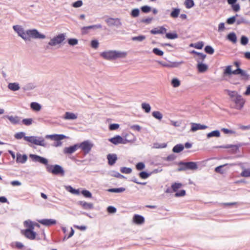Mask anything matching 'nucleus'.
Here are the masks:
<instances>
[{"label": "nucleus", "mask_w": 250, "mask_h": 250, "mask_svg": "<svg viewBox=\"0 0 250 250\" xmlns=\"http://www.w3.org/2000/svg\"><path fill=\"white\" fill-rule=\"evenodd\" d=\"M171 84L174 87H177L180 85V82L178 79L174 78L171 81Z\"/></svg>", "instance_id": "37998d69"}, {"label": "nucleus", "mask_w": 250, "mask_h": 250, "mask_svg": "<svg viewBox=\"0 0 250 250\" xmlns=\"http://www.w3.org/2000/svg\"><path fill=\"white\" fill-rule=\"evenodd\" d=\"M107 159L108 160V164L110 166H112L115 163L117 158L115 154H109L107 156Z\"/></svg>", "instance_id": "4be33fe9"}, {"label": "nucleus", "mask_w": 250, "mask_h": 250, "mask_svg": "<svg viewBox=\"0 0 250 250\" xmlns=\"http://www.w3.org/2000/svg\"><path fill=\"white\" fill-rule=\"evenodd\" d=\"M152 51L155 54L158 56H162L164 54V52L157 48H153Z\"/></svg>", "instance_id": "09e8293b"}, {"label": "nucleus", "mask_w": 250, "mask_h": 250, "mask_svg": "<svg viewBox=\"0 0 250 250\" xmlns=\"http://www.w3.org/2000/svg\"><path fill=\"white\" fill-rule=\"evenodd\" d=\"M24 135H25V134L24 132H20L16 133L15 134L14 136H15V138L17 139H21L22 138H24V137H25Z\"/></svg>", "instance_id": "3c124183"}, {"label": "nucleus", "mask_w": 250, "mask_h": 250, "mask_svg": "<svg viewBox=\"0 0 250 250\" xmlns=\"http://www.w3.org/2000/svg\"><path fill=\"white\" fill-rule=\"evenodd\" d=\"M67 189L68 191L74 194L79 195L80 194V191L79 189H75L71 186H68L67 188Z\"/></svg>", "instance_id": "79ce46f5"}, {"label": "nucleus", "mask_w": 250, "mask_h": 250, "mask_svg": "<svg viewBox=\"0 0 250 250\" xmlns=\"http://www.w3.org/2000/svg\"><path fill=\"white\" fill-rule=\"evenodd\" d=\"M184 148V146L183 145L178 144L173 147L172 151L175 153H179L182 151Z\"/></svg>", "instance_id": "cd10ccee"}, {"label": "nucleus", "mask_w": 250, "mask_h": 250, "mask_svg": "<svg viewBox=\"0 0 250 250\" xmlns=\"http://www.w3.org/2000/svg\"><path fill=\"white\" fill-rule=\"evenodd\" d=\"M65 39V34L62 33L54 37L50 40L48 44L51 46H55L62 43Z\"/></svg>", "instance_id": "6e6552de"}, {"label": "nucleus", "mask_w": 250, "mask_h": 250, "mask_svg": "<svg viewBox=\"0 0 250 250\" xmlns=\"http://www.w3.org/2000/svg\"><path fill=\"white\" fill-rule=\"evenodd\" d=\"M226 91L227 93V94L229 96L230 98H231V101H233V99L236 98L237 96L239 95V94H238L237 92L235 91L226 90Z\"/></svg>", "instance_id": "a878e982"}, {"label": "nucleus", "mask_w": 250, "mask_h": 250, "mask_svg": "<svg viewBox=\"0 0 250 250\" xmlns=\"http://www.w3.org/2000/svg\"><path fill=\"white\" fill-rule=\"evenodd\" d=\"M31 108L35 111H40L41 109V106L40 104L36 102H33L31 104Z\"/></svg>", "instance_id": "f704fd0d"}, {"label": "nucleus", "mask_w": 250, "mask_h": 250, "mask_svg": "<svg viewBox=\"0 0 250 250\" xmlns=\"http://www.w3.org/2000/svg\"><path fill=\"white\" fill-rule=\"evenodd\" d=\"M109 141L116 145L119 144H125L128 142V141L126 139H124L119 135H117L114 137L110 138L109 139Z\"/></svg>", "instance_id": "9b49d317"}, {"label": "nucleus", "mask_w": 250, "mask_h": 250, "mask_svg": "<svg viewBox=\"0 0 250 250\" xmlns=\"http://www.w3.org/2000/svg\"><path fill=\"white\" fill-rule=\"evenodd\" d=\"M24 226L26 229L21 231V233L26 238L30 240H34L36 238L37 233L34 231L35 227L39 228L40 225L34 223L31 221H25L24 222Z\"/></svg>", "instance_id": "f257e3e1"}, {"label": "nucleus", "mask_w": 250, "mask_h": 250, "mask_svg": "<svg viewBox=\"0 0 250 250\" xmlns=\"http://www.w3.org/2000/svg\"><path fill=\"white\" fill-rule=\"evenodd\" d=\"M240 175L244 177H250V168L244 169Z\"/></svg>", "instance_id": "ea45409f"}, {"label": "nucleus", "mask_w": 250, "mask_h": 250, "mask_svg": "<svg viewBox=\"0 0 250 250\" xmlns=\"http://www.w3.org/2000/svg\"><path fill=\"white\" fill-rule=\"evenodd\" d=\"M142 108L144 109L146 113H149L151 109V107L147 103H142Z\"/></svg>", "instance_id": "58836bf2"}, {"label": "nucleus", "mask_w": 250, "mask_h": 250, "mask_svg": "<svg viewBox=\"0 0 250 250\" xmlns=\"http://www.w3.org/2000/svg\"><path fill=\"white\" fill-rule=\"evenodd\" d=\"M178 165L179 166L178 169L179 171H185L188 169L195 170L198 168L197 163L194 162H180L178 163Z\"/></svg>", "instance_id": "20e7f679"}, {"label": "nucleus", "mask_w": 250, "mask_h": 250, "mask_svg": "<svg viewBox=\"0 0 250 250\" xmlns=\"http://www.w3.org/2000/svg\"><path fill=\"white\" fill-rule=\"evenodd\" d=\"M228 39L233 42H236L237 38L236 35L234 33H229L228 35Z\"/></svg>", "instance_id": "a19ab883"}, {"label": "nucleus", "mask_w": 250, "mask_h": 250, "mask_svg": "<svg viewBox=\"0 0 250 250\" xmlns=\"http://www.w3.org/2000/svg\"><path fill=\"white\" fill-rule=\"evenodd\" d=\"M205 51L206 53L209 54H213L214 53V50L213 48L209 45L206 46L205 48Z\"/></svg>", "instance_id": "c03bdc74"}, {"label": "nucleus", "mask_w": 250, "mask_h": 250, "mask_svg": "<svg viewBox=\"0 0 250 250\" xmlns=\"http://www.w3.org/2000/svg\"><path fill=\"white\" fill-rule=\"evenodd\" d=\"M78 41L76 39H70L68 40V43L70 45H75L78 44Z\"/></svg>", "instance_id": "864d4df0"}, {"label": "nucleus", "mask_w": 250, "mask_h": 250, "mask_svg": "<svg viewBox=\"0 0 250 250\" xmlns=\"http://www.w3.org/2000/svg\"><path fill=\"white\" fill-rule=\"evenodd\" d=\"M24 140L38 146H44V139L42 137H38L35 136L24 137Z\"/></svg>", "instance_id": "423d86ee"}, {"label": "nucleus", "mask_w": 250, "mask_h": 250, "mask_svg": "<svg viewBox=\"0 0 250 250\" xmlns=\"http://www.w3.org/2000/svg\"><path fill=\"white\" fill-rule=\"evenodd\" d=\"M145 165L143 163H142V162H140V163H138L136 165V168L137 170H142L144 168H145Z\"/></svg>", "instance_id": "13d9d810"}, {"label": "nucleus", "mask_w": 250, "mask_h": 250, "mask_svg": "<svg viewBox=\"0 0 250 250\" xmlns=\"http://www.w3.org/2000/svg\"><path fill=\"white\" fill-rule=\"evenodd\" d=\"M231 67V65L226 66L224 71V75L228 76H230L232 74L240 75V79L244 81H247L249 79V75L245 71L241 68H237L236 70L232 71Z\"/></svg>", "instance_id": "f03ea898"}, {"label": "nucleus", "mask_w": 250, "mask_h": 250, "mask_svg": "<svg viewBox=\"0 0 250 250\" xmlns=\"http://www.w3.org/2000/svg\"><path fill=\"white\" fill-rule=\"evenodd\" d=\"M149 174H148V173H147L146 172H145V171H142V172H141L140 173H139V176L140 178H141L142 179H146L147 178H148L149 176Z\"/></svg>", "instance_id": "603ef678"}, {"label": "nucleus", "mask_w": 250, "mask_h": 250, "mask_svg": "<svg viewBox=\"0 0 250 250\" xmlns=\"http://www.w3.org/2000/svg\"><path fill=\"white\" fill-rule=\"evenodd\" d=\"M207 138H209L212 137H219L220 136V132L218 130H214L207 134Z\"/></svg>", "instance_id": "2f4dec72"}, {"label": "nucleus", "mask_w": 250, "mask_h": 250, "mask_svg": "<svg viewBox=\"0 0 250 250\" xmlns=\"http://www.w3.org/2000/svg\"><path fill=\"white\" fill-rule=\"evenodd\" d=\"M203 46H204L203 42H198L195 43L194 45V47L195 48L201 49L203 48Z\"/></svg>", "instance_id": "0e129e2a"}, {"label": "nucleus", "mask_w": 250, "mask_h": 250, "mask_svg": "<svg viewBox=\"0 0 250 250\" xmlns=\"http://www.w3.org/2000/svg\"><path fill=\"white\" fill-rule=\"evenodd\" d=\"M152 115L154 118L159 120H161L163 118V115L160 111H153Z\"/></svg>", "instance_id": "e433bc0d"}, {"label": "nucleus", "mask_w": 250, "mask_h": 250, "mask_svg": "<svg viewBox=\"0 0 250 250\" xmlns=\"http://www.w3.org/2000/svg\"><path fill=\"white\" fill-rule=\"evenodd\" d=\"M221 131H223L225 134H235V132L232 130H230L225 128H222Z\"/></svg>", "instance_id": "4d7b16f0"}, {"label": "nucleus", "mask_w": 250, "mask_h": 250, "mask_svg": "<svg viewBox=\"0 0 250 250\" xmlns=\"http://www.w3.org/2000/svg\"><path fill=\"white\" fill-rule=\"evenodd\" d=\"M102 27L101 25H90L88 26H84L82 28V32L83 34H87L88 33V29H94V28H101Z\"/></svg>", "instance_id": "5701e85b"}, {"label": "nucleus", "mask_w": 250, "mask_h": 250, "mask_svg": "<svg viewBox=\"0 0 250 250\" xmlns=\"http://www.w3.org/2000/svg\"><path fill=\"white\" fill-rule=\"evenodd\" d=\"M166 37L168 39H174L178 37L176 33H166Z\"/></svg>", "instance_id": "a18cd8bd"}, {"label": "nucleus", "mask_w": 250, "mask_h": 250, "mask_svg": "<svg viewBox=\"0 0 250 250\" xmlns=\"http://www.w3.org/2000/svg\"><path fill=\"white\" fill-rule=\"evenodd\" d=\"M33 120L31 118L24 119L22 120V123L25 125H30L32 124Z\"/></svg>", "instance_id": "49530a36"}, {"label": "nucleus", "mask_w": 250, "mask_h": 250, "mask_svg": "<svg viewBox=\"0 0 250 250\" xmlns=\"http://www.w3.org/2000/svg\"><path fill=\"white\" fill-rule=\"evenodd\" d=\"M27 159V157L26 155H21L20 153L17 154L16 162L19 163L23 164Z\"/></svg>", "instance_id": "6ab92c4d"}, {"label": "nucleus", "mask_w": 250, "mask_h": 250, "mask_svg": "<svg viewBox=\"0 0 250 250\" xmlns=\"http://www.w3.org/2000/svg\"><path fill=\"white\" fill-rule=\"evenodd\" d=\"M38 222L45 226H50L56 224V221L52 219H41L39 220Z\"/></svg>", "instance_id": "2eb2a0df"}, {"label": "nucleus", "mask_w": 250, "mask_h": 250, "mask_svg": "<svg viewBox=\"0 0 250 250\" xmlns=\"http://www.w3.org/2000/svg\"><path fill=\"white\" fill-rule=\"evenodd\" d=\"M14 30L24 40L26 39V32H24L23 28L20 25H14L13 27Z\"/></svg>", "instance_id": "f8f14e48"}, {"label": "nucleus", "mask_w": 250, "mask_h": 250, "mask_svg": "<svg viewBox=\"0 0 250 250\" xmlns=\"http://www.w3.org/2000/svg\"><path fill=\"white\" fill-rule=\"evenodd\" d=\"M186 195V191L185 190H181L179 192H176L175 194V197L184 196Z\"/></svg>", "instance_id": "338daca9"}, {"label": "nucleus", "mask_w": 250, "mask_h": 250, "mask_svg": "<svg viewBox=\"0 0 250 250\" xmlns=\"http://www.w3.org/2000/svg\"><path fill=\"white\" fill-rule=\"evenodd\" d=\"M47 171L54 175H61L63 176L64 171L62 167L58 165H55L53 166L47 167Z\"/></svg>", "instance_id": "0eeeda50"}, {"label": "nucleus", "mask_w": 250, "mask_h": 250, "mask_svg": "<svg viewBox=\"0 0 250 250\" xmlns=\"http://www.w3.org/2000/svg\"><path fill=\"white\" fill-rule=\"evenodd\" d=\"M99 45V42L97 40H92L91 42V46L92 48L96 49Z\"/></svg>", "instance_id": "680f3d73"}, {"label": "nucleus", "mask_w": 250, "mask_h": 250, "mask_svg": "<svg viewBox=\"0 0 250 250\" xmlns=\"http://www.w3.org/2000/svg\"><path fill=\"white\" fill-rule=\"evenodd\" d=\"M80 204L83 207L84 209H89L93 208V205L91 203H88L84 201H80Z\"/></svg>", "instance_id": "7c9ffc66"}, {"label": "nucleus", "mask_w": 250, "mask_h": 250, "mask_svg": "<svg viewBox=\"0 0 250 250\" xmlns=\"http://www.w3.org/2000/svg\"><path fill=\"white\" fill-rule=\"evenodd\" d=\"M139 13L140 11L138 9H133L131 11V15L132 17L135 18L139 16Z\"/></svg>", "instance_id": "de8ad7c7"}, {"label": "nucleus", "mask_w": 250, "mask_h": 250, "mask_svg": "<svg viewBox=\"0 0 250 250\" xmlns=\"http://www.w3.org/2000/svg\"><path fill=\"white\" fill-rule=\"evenodd\" d=\"M235 103L234 108L241 110L244 106L245 103V100L240 95L237 96V97L232 101Z\"/></svg>", "instance_id": "9d476101"}, {"label": "nucleus", "mask_w": 250, "mask_h": 250, "mask_svg": "<svg viewBox=\"0 0 250 250\" xmlns=\"http://www.w3.org/2000/svg\"><path fill=\"white\" fill-rule=\"evenodd\" d=\"M192 53L195 54L197 56L196 60L198 63L202 62L206 57V55L203 53L197 52L195 51H192Z\"/></svg>", "instance_id": "aec40b11"}, {"label": "nucleus", "mask_w": 250, "mask_h": 250, "mask_svg": "<svg viewBox=\"0 0 250 250\" xmlns=\"http://www.w3.org/2000/svg\"><path fill=\"white\" fill-rule=\"evenodd\" d=\"M119 125L117 124H111L109 126V128L110 130H116L119 128Z\"/></svg>", "instance_id": "bf43d9fd"}, {"label": "nucleus", "mask_w": 250, "mask_h": 250, "mask_svg": "<svg viewBox=\"0 0 250 250\" xmlns=\"http://www.w3.org/2000/svg\"><path fill=\"white\" fill-rule=\"evenodd\" d=\"M132 171V169L130 168L124 167L121 168V172L123 173L129 174Z\"/></svg>", "instance_id": "8fccbe9b"}, {"label": "nucleus", "mask_w": 250, "mask_h": 250, "mask_svg": "<svg viewBox=\"0 0 250 250\" xmlns=\"http://www.w3.org/2000/svg\"><path fill=\"white\" fill-rule=\"evenodd\" d=\"M180 10L178 8H175L170 13L171 17L173 18H176L178 17L180 14Z\"/></svg>", "instance_id": "c9c22d12"}, {"label": "nucleus", "mask_w": 250, "mask_h": 250, "mask_svg": "<svg viewBox=\"0 0 250 250\" xmlns=\"http://www.w3.org/2000/svg\"><path fill=\"white\" fill-rule=\"evenodd\" d=\"M8 87L11 90L13 91H16L20 89V86L19 84L17 83H10L8 85Z\"/></svg>", "instance_id": "473e14b6"}, {"label": "nucleus", "mask_w": 250, "mask_h": 250, "mask_svg": "<svg viewBox=\"0 0 250 250\" xmlns=\"http://www.w3.org/2000/svg\"><path fill=\"white\" fill-rule=\"evenodd\" d=\"M248 42V39L245 36H242L241 38V43L243 45H246Z\"/></svg>", "instance_id": "774afa93"}, {"label": "nucleus", "mask_w": 250, "mask_h": 250, "mask_svg": "<svg viewBox=\"0 0 250 250\" xmlns=\"http://www.w3.org/2000/svg\"><path fill=\"white\" fill-rule=\"evenodd\" d=\"M64 118L66 120H75L77 118V116L73 113L66 112Z\"/></svg>", "instance_id": "393cba45"}, {"label": "nucleus", "mask_w": 250, "mask_h": 250, "mask_svg": "<svg viewBox=\"0 0 250 250\" xmlns=\"http://www.w3.org/2000/svg\"><path fill=\"white\" fill-rule=\"evenodd\" d=\"M184 4L187 8L189 9L194 6V2L193 0H186Z\"/></svg>", "instance_id": "4c0bfd02"}, {"label": "nucleus", "mask_w": 250, "mask_h": 250, "mask_svg": "<svg viewBox=\"0 0 250 250\" xmlns=\"http://www.w3.org/2000/svg\"><path fill=\"white\" fill-rule=\"evenodd\" d=\"M65 137V136L63 135H52L49 136V138L51 139L58 142L64 139Z\"/></svg>", "instance_id": "bb28decb"}, {"label": "nucleus", "mask_w": 250, "mask_h": 250, "mask_svg": "<svg viewBox=\"0 0 250 250\" xmlns=\"http://www.w3.org/2000/svg\"><path fill=\"white\" fill-rule=\"evenodd\" d=\"M30 157L35 162H38L45 165H46L48 164V161L46 159L40 156L34 154H31Z\"/></svg>", "instance_id": "ddd939ff"}, {"label": "nucleus", "mask_w": 250, "mask_h": 250, "mask_svg": "<svg viewBox=\"0 0 250 250\" xmlns=\"http://www.w3.org/2000/svg\"><path fill=\"white\" fill-rule=\"evenodd\" d=\"M26 39L25 41H30V38L44 39L45 35L40 34L37 30H28L26 31Z\"/></svg>", "instance_id": "39448f33"}, {"label": "nucleus", "mask_w": 250, "mask_h": 250, "mask_svg": "<svg viewBox=\"0 0 250 250\" xmlns=\"http://www.w3.org/2000/svg\"><path fill=\"white\" fill-rule=\"evenodd\" d=\"M79 148V144L67 147H65L63 152L66 154H72Z\"/></svg>", "instance_id": "a211bd4d"}, {"label": "nucleus", "mask_w": 250, "mask_h": 250, "mask_svg": "<svg viewBox=\"0 0 250 250\" xmlns=\"http://www.w3.org/2000/svg\"><path fill=\"white\" fill-rule=\"evenodd\" d=\"M125 190L124 188H110L107 190L108 191L110 192H116L120 193L123 192L125 191Z\"/></svg>", "instance_id": "72a5a7b5"}, {"label": "nucleus", "mask_w": 250, "mask_h": 250, "mask_svg": "<svg viewBox=\"0 0 250 250\" xmlns=\"http://www.w3.org/2000/svg\"><path fill=\"white\" fill-rule=\"evenodd\" d=\"M82 193L85 197L91 198L92 197L91 193L88 190H83L82 191Z\"/></svg>", "instance_id": "5fc2aeb1"}, {"label": "nucleus", "mask_w": 250, "mask_h": 250, "mask_svg": "<svg viewBox=\"0 0 250 250\" xmlns=\"http://www.w3.org/2000/svg\"><path fill=\"white\" fill-rule=\"evenodd\" d=\"M133 221L137 224H142L145 222L144 218L140 215L135 214L133 218Z\"/></svg>", "instance_id": "412c9836"}, {"label": "nucleus", "mask_w": 250, "mask_h": 250, "mask_svg": "<svg viewBox=\"0 0 250 250\" xmlns=\"http://www.w3.org/2000/svg\"><path fill=\"white\" fill-rule=\"evenodd\" d=\"M167 29L163 27H158L156 28H154L150 31V33L152 34H163L166 33Z\"/></svg>", "instance_id": "dca6fc26"}, {"label": "nucleus", "mask_w": 250, "mask_h": 250, "mask_svg": "<svg viewBox=\"0 0 250 250\" xmlns=\"http://www.w3.org/2000/svg\"><path fill=\"white\" fill-rule=\"evenodd\" d=\"M146 39V37L143 35H141L137 37H134L132 38L133 41H142Z\"/></svg>", "instance_id": "6e6d98bb"}, {"label": "nucleus", "mask_w": 250, "mask_h": 250, "mask_svg": "<svg viewBox=\"0 0 250 250\" xmlns=\"http://www.w3.org/2000/svg\"><path fill=\"white\" fill-rule=\"evenodd\" d=\"M207 127V126L202 125L200 124L191 123V128L190 130L192 132H195L197 130L205 129Z\"/></svg>", "instance_id": "f3484780"}, {"label": "nucleus", "mask_w": 250, "mask_h": 250, "mask_svg": "<svg viewBox=\"0 0 250 250\" xmlns=\"http://www.w3.org/2000/svg\"><path fill=\"white\" fill-rule=\"evenodd\" d=\"M93 146V145L89 141H84L79 144V148H81L84 154L89 153Z\"/></svg>", "instance_id": "1a4fd4ad"}, {"label": "nucleus", "mask_w": 250, "mask_h": 250, "mask_svg": "<svg viewBox=\"0 0 250 250\" xmlns=\"http://www.w3.org/2000/svg\"><path fill=\"white\" fill-rule=\"evenodd\" d=\"M7 118L13 124H18L20 121V119L18 116H7Z\"/></svg>", "instance_id": "c756f323"}, {"label": "nucleus", "mask_w": 250, "mask_h": 250, "mask_svg": "<svg viewBox=\"0 0 250 250\" xmlns=\"http://www.w3.org/2000/svg\"><path fill=\"white\" fill-rule=\"evenodd\" d=\"M197 67L198 71L200 73L204 72L206 71L208 69V65L202 62L198 63Z\"/></svg>", "instance_id": "b1692460"}, {"label": "nucleus", "mask_w": 250, "mask_h": 250, "mask_svg": "<svg viewBox=\"0 0 250 250\" xmlns=\"http://www.w3.org/2000/svg\"><path fill=\"white\" fill-rule=\"evenodd\" d=\"M142 11L144 13H148L151 11V8L148 6H143L141 7Z\"/></svg>", "instance_id": "e2e57ef3"}, {"label": "nucleus", "mask_w": 250, "mask_h": 250, "mask_svg": "<svg viewBox=\"0 0 250 250\" xmlns=\"http://www.w3.org/2000/svg\"><path fill=\"white\" fill-rule=\"evenodd\" d=\"M83 4V2L82 0H78L73 3V6L74 7H81Z\"/></svg>", "instance_id": "69168bd1"}, {"label": "nucleus", "mask_w": 250, "mask_h": 250, "mask_svg": "<svg viewBox=\"0 0 250 250\" xmlns=\"http://www.w3.org/2000/svg\"><path fill=\"white\" fill-rule=\"evenodd\" d=\"M106 22L109 26H119L121 25V22L120 19L118 18L114 19L109 18L106 20Z\"/></svg>", "instance_id": "4468645a"}, {"label": "nucleus", "mask_w": 250, "mask_h": 250, "mask_svg": "<svg viewBox=\"0 0 250 250\" xmlns=\"http://www.w3.org/2000/svg\"><path fill=\"white\" fill-rule=\"evenodd\" d=\"M227 165L228 164H225V165H224L222 166H220L216 167L215 168V171L217 173H220L223 174L224 173V171L222 170V167H223L225 166H227Z\"/></svg>", "instance_id": "052dcab7"}, {"label": "nucleus", "mask_w": 250, "mask_h": 250, "mask_svg": "<svg viewBox=\"0 0 250 250\" xmlns=\"http://www.w3.org/2000/svg\"><path fill=\"white\" fill-rule=\"evenodd\" d=\"M183 185L181 183H174L171 185V188L173 192H176Z\"/></svg>", "instance_id": "c85d7f7f"}, {"label": "nucleus", "mask_w": 250, "mask_h": 250, "mask_svg": "<svg viewBox=\"0 0 250 250\" xmlns=\"http://www.w3.org/2000/svg\"><path fill=\"white\" fill-rule=\"evenodd\" d=\"M127 54L125 52L109 50L101 53L100 55L104 59L107 60H115L117 58H125Z\"/></svg>", "instance_id": "7ed1b4c3"}]
</instances>
